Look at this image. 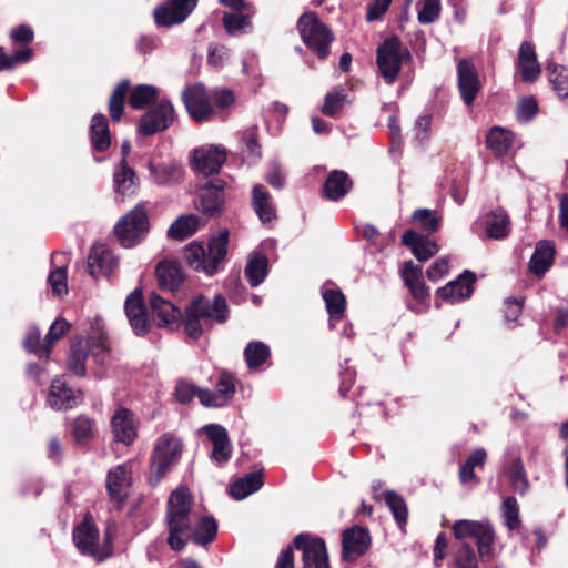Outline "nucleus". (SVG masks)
<instances>
[{
    "label": "nucleus",
    "instance_id": "nucleus-1",
    "mask_svg": "<svg viewBox=\"0 0 568 568\" xmlns=\"http://www.w3.org/2000/svg\"><path fill=\"white\" fill-rule=\"evenodd\" d=\"M191 509L192 497L187 488L179 487L171 493L165 521L169 530L168 544L174 551L182 550L190 540L193 527Z\"/></svg>",
    "mask_w": 568,
    "mask_h": 568
},
{
    "label": "nucleus",
    "instance_id": "nucleus-2",
    "mask_svg": "<svg viewBox=\"0 0 568 568\" xmlns=\"http://www.w3.org/2000/svg\"><path fill=\"white\" fill-rule=\"evenodd\" d=\"M229 231L223 230L217 237L209 242L207 250L199 243H191L185 250V258L190 266L196 271H202L207 275L217 272L220 264L227 253Z\"/></svg>",
    "mask_w": 568,
    "mask_h": 568
},
{
    "label": "nucleus",
    "instance_id": "nucleus-3",
    "mask_svg": "<svg viewBox=\"0 0 568 568\" xmlns=\"http://www.w3.org/2000/svg\"><path fill=\"white\" fill-rule=\"evenodd\" d=\"M73 541L82 555L99 562L111 557L113 552L111 530L106 529L103 539L100 540L99 529L88 516L74 527Z\"/></svg>",
    "mask_w": 568,
    "mask_h": 568
},
{
    "label": "nucleus",
    "instance_id": "nucleus-4",
    "mask_svg": "<svg viewBox=\"0 0 568 568\" xmlns=\"http://www.w3.org/2000/svg\"><path fill=\"white\" fill-rule=\"evenodd\" d=\"M454 537L460 542L473 539L483 560H491L495 556V530L488 520H457L453 525Z\"/></svg>",
    "mask_w": 568,
    "mask_h": 568
},
{
    "label": "nucleus",
    "instance_id": "nucleus-5",
    "mask_svg": "<svg viewBox=\"0 0 568 568\" xmlns=\"http://www.w3.org/2000/svg\"><path fill=\"white\" fill-rule=\"evenodd\" d=\"M297 27L305 45L320 59H325L329 54V44L334 39L328 27L313 12L302 14Z\"/></svg>",
    "mask_w": 568,
    "mask_h": 568
},
{
    "label": "nucleus",
    "instance_id": "nucleus-6",
    "mask_svg": "<svg viewBox=\"0 0 568 568\" xmlns=\"http://www.w3.org/2000/svg\"><path fill=\"white\" fill-rule=\"evenodd\" d=\"M182 454V443L179 438L170 434L162 435L158 440L151 454V474L155 476V483H159L179 462Z\"/></svg>",
    "mask_w": 568,
    "mask_h": 568
},
{
    "label": "nucleus",
    "instance_id": "nucleus-7",
    "mask_svg": "<svg viewBox=\"0 0 568 568\" xmlns=\"http://www.w3.org/2000/svg\"><path fill=\"white\" fill-rule=\"evenodd\" d=\"M410 59V53L402 47L400 41L393 37L386 39L377 49V67L387 83H393L404 60Z\"/></svg>",
    "mask_w": 568,
    "mask_h": 568
},
{
    "label": "nucleus",
    "instance_id": "nucleus-8",
    "mask_svg": "<svg viewBox=\"0 0 568 568\" xmlns=\"http://www.w3.org/2000/svg\"><path fill=\"white\" fill-rule=\"evenodd\" d=\"M114 231L122 246L136 245L149 231L145 210L141 205H136L116 223Z\"/></svg>",
    "mask_w": 568,
    "mask_h": 568
},
{
    "label": "nucleus",
    "instance_id": "nucleus-9",
    "mask_svg": "<svg viewBox=\"0 0 568 568\" xmlns=\"http://www.w3.org/2000/svg\"><path fill=\"white\" fill-rule=\"evenodd\" d=\"M294 546L303 552L304 568H329L328 555L323 539L300 534L294 539Z\"/></svg>",
    "mask_w": 568,
    "mask_h": 568
},
{
    "label": "nucleus",
    "instance_id": "nucleus-10",
    "mask_svg": "<svg viewBox=\"0 0 568 568\" xmlns=\"http://www.w3.org/2000/svg\"><path fill=\"white\" fill-rule=\"evenodd\" d=\"M182 99L189 114L194 121L204 122L213 116L214 109L211 103V98L203 84L197 83L185 88L182 93Z\"/></svg>",
    "mask_w": 568,
    "mask_h": 568
},
{
    "label": "nucleus",
    "instance_id": "nucleus-11",
    "mask_svg": "<svg viewBox=\"0 0 568 568\" xmlns=\"http://www.w3.org/2000/svg\"><path fill=\"white\" fill-rule=\"evenodd\" d=\"M227 152L224 146L206 144L193 150L192 168L203 175L217 173L225 163Z\"/></svg>",
    "mask_w": 568,
    "mask_h": 568
},
{
    "label": "nucleus",
    "instance_id": "nucleus-12",
    "mask_svg": "<svg viewBox=\"0 0 568 568\" xmlns=\"http://www.w3.org/2000/svg\"><path fill=\"white\" fill-rule=\"evenodd\" d=\"M175 119V111L172 103L161 100L141 118L139 131L144 135H152L168 129Z\"/></svg>",
    "mask_w": 568,
    "mask_h": 568
},
{
    "label": "nucleus",
    "instance_id": "nucleus-13",
    "mask_svg": "<svg viewBox=\"0 0 568 568\" xmlns=\"http://www.w3.org/2000/svg\"><path fill=\"white\" fill-rule=\"evenodd\" d=\"M189 308L193 314L197 315L205 325H212L215 322L222 323L227 317V305L221 295L214 296L212 301L199 296L193 300Z\"/></svg>",
    "mask_w": 568,
    "mask_h": 568
},
{
    "label": "nucleus",
    "instance_id": "nucleus-14",
    "mask_svg": "<svg viewBox=\"0 0 568 568\" xmlns=\"http://www.w3.org/2000/svg\"><path fill=\"white\" fill-rule=\"evenodd\" d=\"M458 90L466 105H471L481 89L475 65L467 59L457 63Z\"/></svg>",
    "mask_w": 568,
    "mask_h": 568
},
{
    "label": "nucleus",
    "instance_id": "nucleus-15",
    "mask_svg": "<svg viewBox=\"0 0 568 568\" xmlns=\"http://www.w3.org/2000/svg\"><path fill=\"white\" fill-rule=\"evenodd\" d=\"M139 423L134 414L126 408H119L111 417V432L114 439L126 446L134 443L138 437Z\"/></svg>",
    "mask_w": 568,
    "mask_h": 568
},
{
    "label": "nucleus",
    "instance_id": "nucleus-16",
    "mask_svg": "<svg viewBox=\"0 0 568 568\" xmlns=\"http://www.w3.org/2000/svg\"><path fill=\"white\" fill-rule=\"evenodd\" d=\"M196 3L197 0H171L155 9V22L162 27L181 23L187 18Z\"/></svg>",
    "mask_w": 568,
    "mask_h": 568
},
{
    "label": "nucleus",
    "instance_id": "nucleus-17",
    "mask_svg": "<svg viewBox=\"0 0 568 568\" xmlns=\"http://www.w3.org/2000/svg\"><path fill=\"white\" fill-rule=\"evenodd\" d=\"M371 545L367 529L354 526L344 530L342 536V555L346 560H355L366 552Z\"/></svg>",
    "mask_w": 568,
    "mask_h": 568
},
{
    "label": "nucleus",
    "instance_id": "nucleus-18",
    "mask_svg": "<svg viewBox=\"0 0 568 568\" xmlns=\"http://www.w3.org/2000/svg\"><path fill=\"white\" fill-rule=\"evenodd\" d=\"M82 402V393L69 387L64 379L55 378L51 383L48 404L53 409H71Z\"/></svg>",
    "mask_w": 568,
    "mask_h": 568
},
{
    "label": "nucleus",
    "instance_id": "nucleus-19",
    "mask_svg": "<svg viewBox=\"0 0 568 568\" xmlns=\"http://www.w3.org/2000/svg\"><path fill=\"white\" fill-rule=\"evenodd\" d=\"M132 466L125 463L111 469L108 474L106 488L111 499L121 504L125 500L131 485Z\"/></svg>",
    "mask_w": 568,
    "mask_h": 568
},
{
    "label": "nucleus",
    "instance_id": "nucleus-20",
    "mask_svg": "<svg viewBox=\"0 0 568 568\" xmlns=\"http://www.w3.org/2000/svg\"><path fill=\"white\" fill-rule=\"evenodd\" d=\"M213 445L212 458L219 464L226 463L232 455V445L226 429L217 424H209L201 428Z\"/></svg>",
    "mask_w": 568,
    "mask_h": 568
},
{
    "label": "nucleus",
    "instance_id": "nucleus-21",
    "mask_svg": "<svg viewBox=\"0 0 568 568\" xmlns=\"http://www.w3.org/2000/svg\"><path fill=\"white\" fill-rule=\"evenodd\" d=\"M476 281V275L470 271H465L458 276L457 280L449 282L447 285L438 288L437 294L449 301L456 303L462 300L468 298L473 294V285Z\"/></svg>",
    "mask_w": 568,
    "mask_h": 568
},
{
    "label": "nucleus",
    "instance_id": "nucleus-22",
    "mask_svg": "<svg viewBox=\"0 0 568 568\" xmlns=\"http://www.w3.org/2000/svg\"><path fill=\"white\" fill-rule=\"evenodd\" d=\"M125 313L136 335H142L148 329L146 310L143 303L142 292L133 291L126 298Z\"/></svg>",
    "mask_w": 568,
    "mask_h": 568
},
{
    "label": "nucleus",
    "instance_id": "nucleus-23",
    "mask_svg": "<svg viewBox=\"0 0 568 568\" xmlns=\"http://www.w3.org/2000/svg\"><path fill=\"white\" fill-rule=\"evenodd\" d=\"M118 260L104 245L92 246L88 257V270L91 276L109 275L116 266Z\"/></svg>",
    "mask_w": 568,
    "mask_h": 568
},
{
    "label": "nucleus",
    "instance_id": "nucleus-24",
    "mask_svg": "<svg viewBox=\"0 0 568 568\" xmlns=\"http://www.w3.org/2000/svg\"><path fill=\"white\" fill-rule=\"evenodd\" d=\"M518 67L520 69L521 79L525 82L534 83L540 75L541 68L532 43L525 41L520 44Z\"/></svg>",
    "mask_w": 568,
    "mask_h": 568
},
{
    "label": "nucleus",
    "instance_id": "nucleus-25",
    "mask_svg": "<svg viewBox=\"0 0 568 568\" xmlns=\"http://www.w3.org/2000/svg\"><path fill=\"white\" fill-rule=\"evenodd\" d=\"M402 243L412 250L415 257L425 262L438 252V245L415 231H406L402 236Z\"/></svg>",
    "mask_w": 568,
    "mask_h": 568
},
{
    "label": "nucleus",
    "instance_id": "nucleus-26",
    "mask_svg": "<svg viewBox=\"0 0 568 568\" xmlns=\"http://www.w3.org/2000/svg\"><path fill=\"white\" fill-rule=\"evenodd\" d=\"M156 280L160 288L166 291H175L183 282V273L181 266L176 262H160L155 270Z\"/></svg>",
    "mask_w": 568,
    "mask_h": 568
},
{
    "label": "nucleus",
    "instance_id": "nucleus-27",
    "mask_svg": "<svg viewBox=\"0 0 568 568\" xmlns=\"http://www.w3.org/2000/svg\"><path fill=\"white\" fill-rule=\"evenodd\" d=\"M223 189L222 181L210 182L202 189L199 207L203 213L212 215L222 207Z\"/></svg>",
    "mask_w": 568,
    "mask_h": 568
},
{
    "label": "nucleus",
    "instance_id": "nucleus-28",
    "mask_svg": "<svg viewBox=\"0 0 568 568\" xmlns=\"http://www.w3.org/2000/svg\"><path fill=\"white\" fill-rule=\"evenodd\" d=\"M353 183L348 174L344 171L334 170L332 171L323 187L325 197L332 201H337L344 197L352 189Z\"/></svg>",
    "mask_w": 568,
    "mask_h": 568
},
{
    "label": "nucleus",
    "instance_id": "nucleus-29",
    "mask_svg": "<svg viewBox=\"0 0 568 568\" xmlns=\"http://www.w3.org/2000/svg\"><path fill=\"white\" fill-rule=\"evenodd\" d=\"M422 267L408 261L404 265L403 277L406 285L409 287L412 295L415 300L424 302L429 293L422 277Z\"/></svg>",
    "mask_w": 568,
    "mask_h": 568
},
{
    "label": "nucleus",
    "instance_id": "nucleus-30",
    "mask_svg": "<svg viewBox=\"0 0 568 568\" xmlns=\"http://www.w3.org/2000/svg\"><path fill=\"white\" fill-rule=\"evenodd\" d=\"M252 205L263 223H270L276 217V210L270 194L262 185H255L252 191Z\"/></svg>",
    "mask_w": 568,
    "mask_h": 568
},
{
    "label": "nucleus",
    "instance_id": "nucleus-31",
    "mask_svg": "<svg viewBox=\"0 0 568 568\" xmlns=\"http://www.w3.org/2000/svg\"><path fill=\"white\" fill-rule=\"evenodd\" d=\"M554 255L555 247L550 242H539L529 262L530 272L537 276L544 275L550 267Z\"/></svg>",
    "mask_w": 568,
    "mask_h": 568
},
{
    "label": "nucleus",
    "instance_id": "nucleus-32",
    "mask_svg": "<svg viewBox=\"0 0 568 568\" xmlns=\"http://www.w3.org/2000/svg\"><path fill=\"white\" fill-rule=\"evenodd\" d=\"M138 178L134 170L129 166L126 160L122 159L115 166L113 173V183L115 192L122 195H128L134 192Z\"/></svg>",
    "mask_w": 568,
    "mask_h": 568
},
{
    "label": "nucleus",
    "instance_id": "nucleus-33",
    "mask_svg": "<svg viewBox=\"0 0 568 568\" xmlns=\"http://www.w3.org/2000/svg\"><path fill=\"white\" fill-rule=\"evenodd\" d=\"M150 304L152 312L160 320L159 325L166 326L175 324L181 317V312L178 306L155 293L151 294Z\"/></svg>",
    "mask_w": 568,
    "mask_h": 568
},
{
    "label": "nucleus",
    "instance_id": "nucleus-34",
    "mask_svg": "<svg viewBox=\"0 0 568 568\" xmlns=\"http://www.w3.org/2000/svg\"><path fill=\"white\" fill-rule=\"evenodd\" d=\"M485 231L490 239H505L510 231V221L507 213L503 210H496L487 214L485 217Z\"/></svg>",
    "mask_w": 568,
    "mask_h": 568
},
{
    "label": "nucleus",
    "instance_id": "nucleus-35",
    "mask_svg": "<svg viewBox=\"0 0 568 568\" xmlns=\"http://www.w3.org/2000/svg\"><path fill=\"white\" fill-rule=\"evenodd\" d=\"M514 135L500 126H494L489 130L486 136L487 148L490 149L495 155L503 156L513 146Z\"/></svg>",
    "mask_w": 568,
    "mask_h": 568
},
{
    "label": "nucleus",
    "instance_id": "nucleus-36",
    "mask_svg": "<svg viewBox=\"0 0 568 568\" xmlns=\"http://www.w3.org/2000/svg\"><path fill=\"white\" fill-rule=\"evenodd\" d=\"M217 524L212 517H201L196 520L194 527L191 528V537L194 544L205 546L213 541L216 536Z\"/></svg>",
    "mask_w": 568,
    "mask_h": 568
},
{
    "label": "nucleus",
    "instance_id": "nucleus-37",
    "mask_svg": "<svg viewBox=\"0 0 568 568\" xmlns=\"http://www.w3.org/2000/svg\"><path fill=\"white\" fill-rule=\"evenodd\" d=\"M262 486V474L251 473L245 477L235 480L230 487V493L233 498L241 500L246 498L248 495L257 491Z\"/></svg>",
    "mask_w": 568,
    "mask_h": 568
},
{
    "label": "nucleus",
    "instance_id": "nucleus-38",
    "mask_svg": "<svg viewBox=\"0 0 568 568\" xmlns=\"http://www.w3.org/2000/svg\"><path fill=\"white\" fill-rule=\"evenodd\" d=\"M90 133L94 150L102 152L109 149L111 144L109 123L103 114L93 116Z\"/></svg>",
    "mask_w": 568,
    "mask_h": 568
},
{
    "label": "nucleus",
    "instance_id": "nucleus-39",
    "mask_svg": "<svg viewBox=\"0 0 568 568\" xmlns=\"http://www.w3.org/2000/svg\"><path fill=\"white\" fill-rule=\"evenodd\" d=\"M486 452L483 448L476 449L459 467V478L463 484H477L475 475L476 467H483L486 460Z\"/></svg>",
    "mask_w": 568,
    "mask_h": 568
},
{
    "label": "nucleus",
    "instance_id": "nucleus-40",
    "mask_svg": "<svg viewBox=\"0 0 568 568\" xmlns=\"http://www.w3.org/2000/svg\"><path fill=\"white\" fill-rule=\"evenodd\" d=\"M88 349L84 341L80 339L71 346V351L67 361L68 369L74 375L82 377L87 373L85 361L88 357Z\"/></svg>",
    "mask_w": 568,
    "mask_h": 568
},
{
    "label": "nucleus",
    "instance_id": "nucleus-41",
    "mask_svg": "<svg viewBox=\"0 0 568 568\" xmlns=\"http://www.w3.org/2000/svg\"><path fill=\"white\" fill-rule=\"evenodd\" d=\"M549 82L560 100L568 99V69L564 65L549 63L547 65Z\"/></svg>",
    "mask_w": 568,
    "mask_h": 568
},
{
    "label": "nucleus",
    "instance_id": "nucleus-42",
    "mask_svg": "<svg viewBox=\"0 0 568 568\" xmlns=\"http://www.w3.org/2000/svg\"><path fill=\"white\" fill-rule=\"evenodd\" d=\"M200 220L195 215L179 217L168 230V236L174 240H184L193 235L199 229Z\"/></svg>",
    "mask_w": 568,
    "mask_h": 568
},
{
    "label": "nucleus",
    "instance_id": "nucleus-43",
    "mask_svg": "<svg viewBox=\"0 0 568 568\" xmlns=\"http://www.w3.org/2000/svg\"><path fill=\"white\" fill-rule=\"evenodd\" d=\"M270 354V347L263 342H251L244 349V357L251 371L264 364Z\"/></svg>",
    "mask_w": 568,
    "mask_h": 568
},
{
    "label": "nucleus",
    "instance_id": "nucleus-44",
    "mask_svg": "<svg viewBox=\"0 0 568 568\" xmlns=\"http://www.w3.org/2000/svg\"><path fill=\"white\" fill-rule=\"evenodd\" d=\"M130 82L121 81L114 89L109 101L110 116L113 121H120L123 114L124 99L129 91Z\"/></svg>",
    "mask_w": 568,
    "mask_h": 568
},
{
    "label": "nucleus",
    "instance_id": "nucleus-45",
    "mask_svg": "<svg viewBox=\"0 0 568 568\" xmlns=\"http://www.w3.org/2000/svg\"><path fill=\"white\" fill-rule=\"evenodd\" d=\"M513 489L519 494H525L529 489V481L526 475L524 464L520 459H515L507 470Z\"/></svg>",
    "mask_w": 568,
    "mask_h": 568
},
{
    "label": "nucleus",
    "instance_id": "nucleus-46",
    "mask_svg": "<svg viewBox=\"0 0 568 568\" xmlns=\"http://www.w3.org/2000/svg\"><path fill=\"white\" fill-rule=\"evenodd\" d=\"M383 496L397 524L399 526L405 525L408 510L404 498L393 490L385 491Z\"/></svg>",
    "mask_w": 568,
    "mask_h": 568
},
{
    "label": "nucleus",
    "instance_id": "nucleus-47",
    "mask_svg": "<svg viewBox=\"0 0 568 568\" xmlns=\"http://www.w3.org/2000/svg\"><path fill=\"white\" fill-rule=\"evenodd\" d=\"M158 89L150 84H140L135 87L129 98V104L133 109H142L158 97Z\"/></svg>",
    "mask_w": 568,
    "mask_h": 568
},
{
    "label": "nucleus",
    "instance_id": "nucleus-48",
    "mask_svg": "<svg viewBox=\"0 0 568 568\" xmlns=\"http://www.w3.org/2000/svg\"><path fill=\"white\" fill-rule=\"evenodd\" d=\"M223 26L230 36L247 33L251 28V14L226 13L223 17Z\"/></svg>",
    "mask_w": 568,
    "mask_h": 568
},
{
    "label": "nucleus",
    "instance_id": "nucleus-49",
    "mask_svg": "<svg viewBox=\"0 0 568 568\" xmlns=\"http://www.w3.org/2000/svg\"><path fill=\"white\" fill-rule=\"evenodd\" d=\"M323 298L328 314L332 317L339 318L343 315L346 305L343 293L333 288H324Z\"/></svg>",
    "mask_w": 568,
    "mask_h": 568
},
{
    "label": "nucleus",
    "instance_id": "nucleus-50",
    "mask_svg": "<svg viewBox=\"0 0 568 568\" xmlns=\"http://www.w3.org/2000/svg\"><path fill=\"white\" fill-rule=\"evenodd\" d=\"M70 329V324L63 320H55L45 336V346L40 349V357L49 358L51 346Z\"/></svg>",
    "mask_w": 568,
    "mask_h": 568
},
{
    "label": "nucleus",
    "instance_id": "nucleus-51",
    "mask_svg": "<svg viewBox=\"0 0 568 568\" xmlns=\"http://www.w3.org/2000/svg\"><path fill=\"white\" fill-rule=\"evenodd\" d=\"M346 100L345 90L336 88L325 97L322 112L327 116H335L344 106Z\"/></svg>",
    "mask_w": 568,
    "mask_h": 568
},
{
    "label": "nucleus",
    "instance_id": "nucleus-52",
    "mask_svg": "<svg viewBox=\"0 0 568 568\" xmlns=\"http://www.w3.org/2000/svg\"><path fill=\"white\" fill-rule=\"evenodd\" d=\"M267 260L265 256H256L248 262L245 268V275L252 286H257L264 281Z\"/></svg>",
    "mask_w": 568,
    "mask_h": 568
},
{
    "label": "nucleus",
    "instance_id": "nucleus-53",
    "mask_svg": "<svg viewBox=\"0 0 568 568\" xmlns=\"http://www.w3.org/2000/svg\"><path fill=\"white\" fill-rule=\"evenodd\" d=\"M417 6L419 7L417 19L422 24L433 23L439 18L440 0H420Z\"/></svg>",
    "mask_w": 568,
    "mask_h": 568
},
{
    "label": "nucleus",
    "instance_id": "nucleus-54",
    "mask_svg": "<svg viewBox=\"0 0 568 568\" xmlns=\"http://www.w3.org/2000/svg\"><path fill=\"white\" fill-rule=\"evenodd\" d=\"M412 219L414 222L419 223V225L427 232H435L439 229L442 216L438 215L435 211L428 209H418L416 210Z\"/></svg>",
    "mask_w": 568,
    "mask_h": 568
},
{
    "label": "nucleus",
    "instance_id": "nucleus-55",
    "mask_svg": "<svg viewBox=\"0 0 568 568\" xmlns=\"http://www.w3.org/2000/svg\"><path fill=\"white\" fill-rule=\"evenodd\" d=\"M503 517L505 519V525L514 530L519 527V506L515 497H507L501 506Z\"/></svg>",
    "mask_w": 568,
    "mask_h": 568
},
{
    "label": "nucleus",
    "instance_id": "nucleus-56",
    "mask_svg": "<svg viewBox=\"0 0 568 568\" xmlns=\"http://www.w3.org/2000/svg\"><path fill=\"white\" fill-rule=\"evenodd\" d=\"M457 568H478L477 556L468 542H460L455 554Z\"/></svg>",
    "mask_w": 568,
    "mask_h": 568
},
{
    "label": "nucleus",
    "instance_id": "nucleus-57",
    "mask_svg": "<svg viewBox=\"0 0 568 568\" xmlns=\"http://www.w3.org/2000/svg\"><path fill=\"white\" fill-rule=\"evenodd\" d=\"M72 433L78 443L89 440L93 436V420L87 416H79L72 425Z\"/></svg>",
    "mask_w": 568,
    "mask_h": 568
},
{
    "label": "nucleus",
    "instance_id": "nucleus-58",
    "mask_svg": "<svg viewBox=\"0 0 568 568\" xmlns=\"http://www.w3.org/2000/svg\"><path fill=\"white\" fill-rule=\"evenodd\" d=\"M32 57L31 49H24L16 52L12 55H7L2 49L0 48V70L11 69L16 67L18 63L26 62L30 60Z\"/></svg>",
    "mask_w": 568,
    "mask_h": 568
},
{
    "label": "nucleus",
    "instance_id": "nucleus-59",
    "mask_svg": "<svg viewBox=\"0 0 568 568\" xmlns=\"http://www.w3.org/2000/svg\"><path fill=\"white\" fill-rule=\"evenodd\" d=\"M87 349L98 361L103 363L109 353L106 341L102 337H91L84 342Z\"/></svg>",
    "mask_w": 568,
    "mask_h": 568
},
{
    "label": "nucleus",
    "instance_id": "nucleus-60",
    "mask_svg": "<svg viewBox=\"0 0 568 568\" xmlns=\"http://www.w3.org/2000/svg\"><path fill=\"white\" fill-rule=\"evenodd\" d=\"M432 126V116L429 114L420 115L414 128V138L418 144H425L429 140Z\"/></svg>",
    "mask_w": 568,
    "mask_h": 568
},
{
    "label": "nucleus",
    "instance_id": "nucleus-61",
    "mask_svg": "<svg viewBox=\"0 0 568 568\" xmlns=\"http://www.w3.org/2000/svg\"><path fill=\"white\" fill-rule=\"evenodd\" d=\"M537 101L532 97H526L518 103L516 114L519 121L528 122L537 114Z\"/></svg>",
    "mask_w": 568,
    "mask_h": 568
},
{
    "label": "nucleus",
    "instance_id": "nucleus-62",
    "mask_svg": "<svg viewBox=\"0 0 568 568\" xmlns=\"http://www.w3.org/2000/svg\"><path fill=\"white\" fill-rule=\"evenodd\" d=\"M199 392H200V388H197L195 385H193L186 381H180L176 384L174 396L179 403L187 404L195 396L199 397Z\"/></svg>",
    "mask_w": 568,
    "mask_h": 568
},
{
    "label": "nucleus",
    "instance_id": "nucleus-63",
    "mask_svg": "<svg viewBox=\"0 0 568 568\" xmlns=\"http://www.w3.org/2000/svg\"><path fill=\"white\" fill-rule=\"evenodd\" d=\"M204 326H206L203 321L197 317V315L193 314V312L187 308V312H186V317H185V322H184V327H185V332L186 334L193 338V339H197L201 337L203 331H204Z\"/></svg>",
    "mask_w": 568,
    "mask_h": 568
},
{
    "label": "nucleus",
    "instance_id": "nucleus-64",
    "mask_svg": "<svg viewBox=\"0 0 568 568\" xmlns=\"http://www.w3.org/2000/svg\"><path fill=\"white\" fill-rule=\"evenodd\" d=\"M48 281L54 294L62 295L68 292L67 272L63 267L52 271Z\"/></svg>",
    "mask_w": 568,
    "mask_h": 568
}]
</instances>
